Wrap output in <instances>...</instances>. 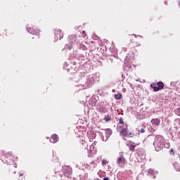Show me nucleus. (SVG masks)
<instances>
[{
  "instance_id": "obj_1",
  "label": "nucleus",
  "mask_w": 180,
  "mask_h": 180,
  "mask_svg": "<svg viewBox=\"0 0 180 180\" xmlns=\"http://www.w3.org/2000/svg\"><path fill=\"white\" fill-rule=\"evenodd\" d=\"M77 42V36L75 35H70L69 36V45H65V49L68 50H71L72 49V44Z\"/></svg>"
},
{
  "instance_id": "obj_2",
  "label": "nucleus",
  "mask_w": 180,
  "mask_h": 180,
  "mask_svg": "<svg viewBox=\"0 0 180 180\" xmlns=\"http://www.w3.org/2000/svg\"><path fill=\"white\" fill-rule=\"evenodd\" d=\"M120 157L118 158L117 162L119 165H120V164L122 165H124L126 164V158H124V154L123 153V152H120Z\"/></svg>"
},
{
  "instance_id": "obj_3",
  "label": "nucleus",
  "mask_w": 180,
  "mask_h": 180,
  "mask_svg": "<svg viewBox=\"0 0 180 180\" xmlns=\"http://www.w3.org/2000/svg\"><path fill=\"white\" fill-rule=\"evenodd\" d=\"M55 34L58 40H61V39L64 37V35L63 34V32L60 30H55Z\"/></svg>"
},
{
  "instance_id": "obj_4",
  "label": "nucleus",
  "mask_w": 180,
  "mask_h": 180,
  "mask_svg": "<svg viewBox=\"0 0 180 180\" xmlns=\"http://www.w3.org/2000/svg\"><path fill=\"white\" fill-rule=\"evenodd\" d=\"M27 31L28 33H30V34H39V33H40V30L38 29H33L30 27H27Z\"/></svg>"
},
{
  "instance_id": "obj_5",
  "label": "nucleus",
  "mask_w": 180,
  "mask_h": 180,
  "mask_svg": "<svg viewBox=\"0 0 180 180\" xmlns=\"http://www.w3.org/2000/svg\"><path fill=\"white\" fill-rule=\"evenodd\" d=\"M57 141H58V135L53 134L50 139V142L54 143H57Z\"/></svg>"
},
{
  "instance_id": "obj_6",
  "label": "nucleus",
  "mask_w": 180,
  "mask_h": 180,
  "mask_svg": "<svg viewBox=\"0 0 180 180\" xmlns=\"http://www.w3.org/2000/svg\"><path fill=\"white\" fill-rule=\"evenodd\" d=\"M129 143H131V145L129 148V151H134V148H136V146H139V143L131 142V141H130Z\"/></svg>"
},
{
  "instance_id": "obj_7",
  "label": "nucleus",
  "mask_w": 180,
  "mask_h": 180,
  "mask_svg": "<svg viewBox=\"0 0 180 180\" xmlns=\"http://www.w3.org/2000/svg\"><path fill=\"white\" fill-rule=\"evenodd\" d=\"M90 154H96V148H95V145L94 143L90 146Z\"/></svg>"
},
{
  "instance_id": "obj_8",
  "label": "nucleus",
  "mask_w": 180,
  "mask_h": 180,
  "mask_svg": "<svg viewBox=\"0 0 180 180\" xmlns=\"http://www.w3.org/2000/svg\"><path fill=\"white\" fill-rule=\"evenodd\" d=\"M105 136L106 137H110V136H112V133H113V131H112V129L108 128L105 129Z\"/></svg>"
},
{
  "instance_id": "obj_9",
  "label": "nucleus",
  "mask_w": 180,
  "mask_h": 180,
  "mask_svg": "<svg viewBox=\"0 0 180 180\" xmlns=\"http://www.w3.org/2000/svg\"><path fill=\"white\" fill-rule=\"evenodd\" d=\"M151 122L153 124H155V126H158L160 123V120L158 118L153 119Z\"/></svg>"
},
{
  "instance_id": "obj_10",
  "label": "nucleus",
  "mask_w": 180,
  "mask_h": 180,
  "mask_svg": "<svg viewBox=\"0 0 180 180\" xmlns=\"http://www.w3.org/2000/svg\"><path fill=\"white\" fill-rule=\"evenodd\" d=\"M120 134H121L123 136H127V134H129V132L127 131V128H126V129H122L120 131Z\"/></svg>"
},
{
  "instance_id": "obj_11",
  "label": "nucleus",
  "mask_w": 180,
  "mask_h": 180,
  "mask_svg": "<svg viewBox=\"0 0 180 180\" xmlns=\"http://www.w3.org/2000/svg\"><path fill=\"white\" fill-rule=\"evenodd\" d=\"M98 110L100 113H106V108H105L104 107L98 108Z\"/></svg>"
},
{
  "instance_id": "obj_12",
  "label": "nucleus",
  "mask_w": 180,
  "mask_h": 180,
  "mask_svg": "<svg viewBox=\"0 0 180 180\" xmlns=\"http://www.w3.org/2000/svg\"><path fill=\"white\" fill-rule=\"evenodd\" d=\"M158 87L160 89H164V83L162 82H158Z\"/></svg>"
},
{
  "instance_id": "obj_13",
  "label": "nucleus",
  "mask_w": 180,
  "mask_h": 180,
  "mask_svg": "<svg viewBox=\"0 0 180 180\" xmlns=\"http://www.w3.org/2000/svg\"><path fill=\"white\" fill-rule=\"evenodd\" d=\"M105 122H110L112 120V117H110L109 115H105L104 117Z\"/></svg>"
},
{
  "instance_id": "obj_14",
  "label": "nucleus",
  "mask_w": 180,
  "mask_h": 180,
  "mask_svg": "<svg viewBox=\"0 0 180 180\" xmlns=\"http://www.w3.org/2000/svg\"><path fill=\"white\" fill-rule=\"evenodd\" d=\"M115 98L117 100L122 99V94H115Z\"/></svg>"
},
{
  "instance_id": "obj_15",
  "label": "nucleus",
  "mask_w": 180,
  "mask_h": 180,
  "mask_svg": "<svg viewBox=\"0 0 180 180\" xmlns=\"http://www.w3.org/2000/svg\"><path fill=\"white\" fill-rule=\"evenodd\" d=\"M4 155L6 157V158H11V157H12V152L5 153Z\"/></svg>"
},
{
  "instance_id": "obj_16",
  "label": "nucleus",
  "mask_w": 180,
  "mask_h": 180,
  "mask_svg": "<svg viewBox=\"0 0 180 180\" xmlns=\"http://www.w3.org/2000/svg\"><path fill=\"white\" fill-rule=\"evenodd\" d=\"M119 122L120 123V124H124V122L123 121V117H120L119 119Z\"/></svg>"
},
{
  "instance_id": "obj_17",
  "label": "nucleus",
  "mask_w": 180,
  "mask_h": 180,
  "mask_svg": "<svg viewBox=\"0 0 180 180\" xmlns=\"http://www.w3.org/2000/svg\"><path fill=\"white\" fill-rule=\"evenodd\" d=\"M82 37H86V32L82 31Z\"/></svg>"
},
{
  "instance_id": "obj_18",
  "label": "nucleus",
  "mask_w": 180,
  "mask_h": 180,
  "mask_svg": "<svg viewBox=\"0 0 180 180\" xmlns=\"http://www.w3.org/2000/svg\"><path fill=\"white\" fill-rule=\"evenodd\" d=\"M153 90L155 91V92H158V91L161 90L160 89H159L158 87L157 86H154L153 87Z\"/></svg>"
},
{
  "instance_id": "obj_19",
  "label": "nucleus",
  "mask_w": 180,
  "mask_h": 180,
  "mask_svg": "<svg viewBox=\"0 0 180 180\" xmlns=\"http://www.w3.org/2000/svg\"><path fill=\"white\" fill-rule=\"evenodd\" d=\"M105 164H108V160L103 159V160H102V165H105Z\"/></svg>"
},
{
  "instance_id": "obj_20",
  "label": "nucleus",
  "mask_w": 180,
  "mask_h": 180,
  "mask_svg": "<svg viewBox=\"0 0 180 180\" xmlns=\"http://www.w3.org/2000/svg\"><path fill=\"white\" fill-rule=\"evenodd\" d=\"M80 47L83 49L85 50L86 49V46H85L84 45L82 44L80 45Z\"/></svg>"
},
{
  "instance_id": "obj_21",
  "label": "nucleus",
  "mask_w": 180,
  "mask_h": 180,
  "mask_svg": "<svg viewBox=\"0 0 180 180\" xmlns=\"http://www.w3.org/2000/svg\"><path fill=\"white\" fill-rule=\"evenodd\" d=\"M170 153H171L172 155H175V152H174L173 149L170 150Z\"/></svg>"
},
{
  "instance_id": "obj_22",
  "label": "nucleus",
  "mask_w": 180,
  "mask_h": 180,
  "mask_svg": "<svg viewBox=\"0 0 180 180\" xmlns=\"http://www.w3.org/2000/svg\"><path fill=\"white\" fill-rule=\"evenodd\" d=\"M134 136V134H133V133H129V137L133 138Z\"/></svg>"
},
{
  "instance_id": "obj_23",
  "label": "nucleus",
  "mask_w": 180,
  "mask_h": 180,
  "mask_svg": "<svg viewBox=\"0 0 180 180\" xmlns=\"http://www.w3.org/2000/svg\"><path fill=\"white\" fill-rule=\"evenodd\" d=\"M177 113H179V115L180 116V107L176 109Z\"/></svg>"
},
{
  "instance_id": "obj_24",
  "label": "nucleus",
  "mask_w": 180,
  "mask_h": 180,
  "mask_svg": "<svg viewBox=\"0 0 180 180\" xmlns=\"http://www.w3.org/2000/svg\"><path fill=\"white\" fill-rule=\"evenodd\" d=\"M140 132L141 133H145L146 130H144V129L142 128V129H141Z\"/></svg>"
},
{
  "instance_id": "obj_25",
  "label": "nucleus",
  "mask_w": 180,
  "mask_h": 180,
  "mask_svg": "<svg viewBox=\"0 0 180 180\" xmlns=\"http://www.w3.org/2000/svg\"><path fill=\"white\" fill-rule=\"evenodd\" d=\"M82 146H84V148H86L88 145L86 143H82Z\"/></svg>"
},
{
  "instance_id": "obj_26",
  "label": "nucleus",
  "mask_w": 180,
  "mask_h": 180,
  "mask_svg": "<svg viewBox=\"0 0 180 180\" xmlns=\"http://www.w3.org/2000/svg\"><path fill=\"white\" fill-rule=\"evenodd\" d=\"M103 180H109V178L105 177V178L103 179Z\"/></svg>"
},
{
  "instance_id": "obj_27",
  "label": "nucleus",
  "mask_w": 180,
  "mask_h": 180,
  "mask_svg": "<svg viewBox=\"0 0 180 180\" xmlns=\"http://www.w3.org/2000/svg\"><path fill=\"white\" fill-rule=\"evenodd\" d=\"M141 46V44H136V46H135V47H137V46Z\"/></svg>"
},
{
  "instance_id": "obj_28",
  "label": "nucleus",
  "mask_w": 180,
  "mask_h": 180,
  "mask_svg": "<svg viewBox=\"0 0 180 180\" xmlns=\"http://www.w3.org/2000/svg\"><path fill=\"white\" fill-rule=\"evenodd\" d=\"M20 176H23V173H20Z\"/></svg>"
},
{
  "instance_id": "obj_29",
  "label": "nucleus",
  "mask_w": 180,
  "mask_h": 180,
  "mask_svg": "<svg viewBox=\"0 0 180 180\" xmlns=\"http://www.w3.org/2000/svg\"><path fill=\"white\" fill-rule=\"evenodd\" d=\"M165 4L166 5H167V1H165Z\"/></svg>"
},
{
  "instance_id": "obj_30",
  "label": "nucleus",
  "mask_w": 180,
  "mask_h": 180,
  "mask_svg": "<svg viewBox=\"0 0 180 180\" xmlns=\"http://www.w3.org/2000/svg\"><path fill=\"white\" fill-rule=\"evenodd\" d=\"M153 84H151V85H150L151 88H153Z\"/></svg>"
}]
</instances>
